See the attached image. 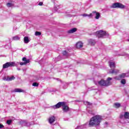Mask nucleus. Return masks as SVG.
Returning <instances> with one entry per match:
<instances>
[{
  "instance_id": "f257e3e1",
  "label": "nucleus",
  "mask_w": 129,
  "mask_h": 129,
  "mask_svg": "<svg viewBox=\"0 0 129 129\" xmlns=\"http://www.w3.org/2000/svg\"><path fill=\"white\" fill-rule=\"evenodd\" d=\"M102 120V116L101 115H95L91 118L89 122V125L90 127L96 126L99 125Z\"/></svg>"
},
{
  "instance_id": "f03ea898",
  "label": "nucleus",
  "mask_w": 129,
  "mask_h": 129,
  "mask_svg": "<svg viewBox=\"0 0 129 129\" xmlns=\"http://www.w3.org/2000/svg\"><path fill=\"white\" fill-rule=\"evenodd\" d=\"M61 106H62V111L64 112H68V111H69L70 108L68 105H66V102L64 101L58 102V103L55 104V105H53L52 108L56 109L57 108H60V107Z\"/></svg>"
},
{
  "instance_id": "7ed1b4c3",
  "label": "nucleus",
  "mask_w": 129,
  "mask_h": 129,
  "mask_svg": "<svg viewBox=\"0 0 129 129\" xmlns=\"http://www.w3.org/2000/svg\"><path fill=\"white\" fill-rule=\"evenodd\" d=\"M112 78H108L107 80H104V79H101L99 81H98V84L101 86H108L109 85H111L112 84L111 80Z\"/></svg>"
},
{
  "instance_id": "20e7f679",
  "label": "nucleus",
  "mask_w": 129,
  "mask_h": 129,
  "mask_svg": "<svg viewBox=\"0 0 129 129\" xmlns=\"http://www.w3.org/2000/svg\"><path fill=\"white\" fill-rule=\"evenodd\" d=\"M95 14L96 15V16H95L96 20H99V19L100 17V13H97V12H96V11L93 12L92 13V14H90V15H88V14H82V15H81V16L84 17H88L89 18H92L93 14Z\"/></svg>"
},
{
  "instance_id": "39448f33",
  "label": "nucleus",
  "mask_w": 129,
  "mask_h": 129,
  "mask_svg": "<svg viewBox=\"0 0 129 129\" xmlns=\"http://www.w3.org/2000/svg\"><path fill=\"white\" fill-rule=\"evenodd\" d=\"M96 35L98 38L103 37V36H108L109 33H107L106 31L104 30H99V31L96 32Z\"/></svg>"
},
{
  "instance_id": "423d86ee",
  "label": "nucleus",
  "mask_w": 129,
  "mask_h": 129,
  "mask_svg": "<svg viewBox=\"0 0 129 129\" xmlns=\"http://www.w3.org/2000/svg\"><path fill=\"white\" fill-rule=\"evenodd\" d=\"M18 64L15 63V62L13 61H10L9 62H6L3 64V69H8V68L12 67H17Z\"/></svg>"
},
{
  "instance_id": "0eeeda50",
  "label": "nucleus",
  "mask_w": 129,
  "mask_h": 129,
  "mask_svg": "<svg viewBox=\"0 0 129 129\" xmlns=\"http://www.w3.org/2000/svg\"><path fill=\"white\" fill-rule=\"evenodd\" d=\"M111 8L112 9H124L125 8V6L122 5V4H120V3H115L112 5Z\"/></svg>"
},
{
  "instance_id": "6e6552de",
  "label": "nucleus",
  "mask_w": 129,
  "mask_h": 129,
  "mask_svg": "<svg viewBox=\"0 0 129 129\" xmlns=\"http://www.w3.org/2000/svg\"><path fill=\"white\" fill-rule=\"evenodd\" d=\"M22 60L23 62H17V63H18V64H20V66H25L26 64H27V63H29L30 62V59H27L26 57H23Z\"/></svg>"
},
{
  "instance_id": "1a4fd4ad",
  "label": "nucleus",
  "mask_w": 129,
  "mask_h": 129,
  "mask_svg": "<svg viewBox=\"0 0 129 129\" xmlns=\"http://www.w3.org/2000/svg\"><path fill=\"white\" fill-rule=\"evenodd\" d=\"M126 74H121L119 75V76H117V77H114V79H116V80H120V79H123L124 77H125Z\"/></svg>"
},
{
  "instance_id": "9d476101",
  "label": "nucleus",
  "mask_w": 129,
  "mask_h": 129,
  "mask_svg": "<svg viewBox=\"0 0 129 129\" xmlns=\"http://www.w3.org/2000/svg\"><path fill=\"white\" fill-rule=\"evenodd\" d=\"M123 117H124V118H129V112H125L123 115L122 114L120 115V118H123Z\"/></svg>"
},
{
  "instance_id": "9b49d317",
  "label": "nucleus",
  "mask_w": 129,
  "mask_h": 129,
  "mask_svg": "<svg viewBox=\"0 0 129 129\" xmlns=\"http://www.w3.org/2000/svg\"><path fill=\"white\" fill-rule=\"evenodd\" d=\"M55 120V116H50L49 118V119H48V121L49 122V123H50V124H52V123H53V122H54Z\"/></svg>"
},
{
  "instance_id": "f8f14e48",
  "label": "nucleus",
  "mask_w": 129,
  "mask_h": 129,
  "mask_svg": "<svg viewBox=\"0 0 129 129\" xmlns=\"http://www.w3.org/2000/svg\"><path fill=\"white\" fill-rule=\"evenodd\" d=\"M14 79H15V78L14 77V76H12L11 78H9V77H4L3 78L4 80H7V81H10L11 80H13Z\"/></svg>"
},
{
  "instance_id": "ddd939ff",
  "label": "nucleus",
  "mask_w": 129,
  "mask_h": 129,
  "mask_svg": "<svg viewBox=\"0 0 129 129\" xmlns=\"http://www.w3.org/2000/svg\"><path fill=\"white\" fill-rule=\"evenodd\" d=\"M76 46L77 48H81L83 46V43L82 41H79L76 43Z\"/></svg>"
},
{
  "instance_id": "4468645a",
  "label": "nucleus",
  "mask_w": 129,
  "mask_h": 129,
  "mask_svg": "<svg viewBox=\"0 0 129 129\" xmlns=\"http://www.w3.org/2000/svg\"><path fill=\"white\" fill-rule=\"evenodd\" d=\"M76 31H77V28H76V27H74L73 28H71V29L68 30V33H73Z\"/></svg>"
},
{
  "instance_id": "2eb2a0df",
  "label": "nucleus",
  "mask_w": 129,
  "mask_h": 129,
  "mask_svg": "<svg viewBox=\"0 0 129 129\" xmlns=\"http://www.w3.org/2000/svg\"><path fill=\"white\" fill-rule=\"evenodd\" d=\"M119 71V70H110L109 71V74H118Z\"/></svg>"
},
{
  "instance_id": "dca6fc26",
  "label": "nucleus",
  "mask_w": 129,
  "mask_h": 129,
  "mask_svg": "<svg viewBox=\"0 0 129 129\" xmlns=\"http://www.w3.org/2000/svg\"><path fill=\"white\" fill-rule=\"evenodd\" d=\"M96 41L95 40V39H89V43L91 44V45H94L95 44Z\"/></svg>"
},
{
  "instance_id": "f3484780",
  "label": "nucleus",
  "mask_w": 129,
  "mask_h": 129,
  "mask_svg": "<svg viewBox=\"0 0 129 129\" xmlns=\"http://www.w3.org/2000/svg\"><path fill=\"white\" fill-rule=\"evenodd\" d=\"M109 63L111 70H113L112 69L116 68L115 63L114 62H110Z\"/></svg>"
},
{
  "instance_id": "a211bd4d",
  "label": "nucleus",
  "mask_w": 129,
  "mask_h": 129,
  "mask_svg": "<svg viewBox=\"0 0 129 129\" xmlns=\"http://www.w3.org/2000/svg\"><path fill=\"white\" fill-rule=\"evenodd\" d=\"M14 91L15 92H23L24 90L21 88H15Z\"/></svg>"
},
{
  "instance_id": "6ab92c4d",
  "label": "nucleus",
  "mask_w": 129,
  "mask_h": 129,
  "mask_svg": "<svg viewBox=\"0 0 129 129\" xmlns=\"http://www.w3.org/2000/svg\"><path fill=\"white\" fill-rule=\"evenodd\" d=\"M62 55L66 56V57H68L69 55V52H67L66 50H63V51H62Z\"/></svg>"
},
{
  "instance_id": "aec40b11",
  "label": "nucleus",
  "mask_w": 129,
  "mask_h": 129,
  "mask_svg": "<svg viewBox=\"0 0 129 129\" xmlns=\"http://www.w3.org/2000/svg\"><path fill=\"white\" fill-rule=\"evenodd\" d=\"M24 42L25 43H28V42H29L30 40L29 39V37H28L27 36H25L24 38Z\"/></svg>"
},
{
  "instance_id": "412c9836",
  "label": "nucleus",
  "mask_w": 129,
  "mask_h": 129,
  "mask_svg": "<svg viewBox=\"0 0 129 129\" xmlns=\"http://www.w3.org/2000/svg\"><path fill=\"white\" fill-rule=\"evenodd\" d=\"M13 39L14 40H19L20 39V37L18 35H16L15 36H13Z\"/></svg>"
},
{
  "instance_id": "4be33fe9",
  "label": "nucleus",
  "mask_w": 129,
  "mask_h": 129,
  "mask_svg": "<svg viewBox=\"0 0 129 129\" xmlns=\"http://www.w3.org/2000/svg\"><path fill=\"white\" fill-rule=\"evenodd\" d=\"M114 107H116V108H118L120 107V103H116L114 104Z\"/></svg>"
},
{
  "instance_id": "5701e85b",
  "label": "nucleus",
  "mask_w": 129,
  "mask_h": 129,
  "mask_svg": "<svg viewBox=\"0 0 129 129\" xmlns=\"http://www.w3.org/2000/svg\"><path fill=\"white\" fill-rule=\"evenodd\" d=\"M86 124H84V125H81L80 126H77L76 129H83L84 127H86Z\"/></svg>"
},
{
  "instance_id": "b1692460",
  "label": "nucleus",
  "mask_w": 129,
  "mask_h": 129,
  "mask_svg": "<svg viewBox=\"0 0 129 129\" xmlns=\"http://www.w3.org/2000/svg\"><path fill=\"white\" fill-rule=\"evenodd\" d=\"M14 4H13V3H8L7 6V7H8L9 8H10L11 7H13L14 6Z\"/></svg>"
},
{
  "instance_id": "393cba45",
  "label": "nucleus",
  "mask_w": 129,
  "mask_h": 129,
  "mask_svg": "<svg viewBox=\"0 0 129 129\" xmlns=\"http://www.w3.org/2000/svg\"><path fill=\"white\" fill-rule=\"evenodd\" d=\"M121 83L122 84H125L126 83V80L124 79V78L121 80Z\"/></svg>"
},
{
  "instance_id": "a878e982",
  "label": "nucleus",
  "mask_w": 129,
  "mask_h": 129,
  "mask_svg": "<svg viewBox=\"0 0 129 129\" xmlns=\"http://www.w3.org/2000/svg\"><path fill=\"white\" fill-rule=\"evenodd\" d=\"M12 122V120L11 119H9V120H7V124H9V125L11 124Z\"/></svg>"
},
{
  "instance_id": "bb28decb",
  "label": "nucleus",
  "mask_w": 129,
  "mask_h": 129,
  "mask_svg": "<svg viewBox=\"0 0 129 129\" xmlns=\"http://www.w3.org/2000/svg\"><path fill=\"white\" fill-rule=\"evenodd\" d=\"M41 32L40 31H36L35 35H41Z\"/></svg>"
},
{
  "instance_id": "cd10ccee",
  "label": "nucleus",
  "mask_w": 129,
  "mask_h": 129,
  "mask_svg": "<svg viewBox=\"0 0 129 129\" xmlns=\"http://www.w3.org/2000/svg\"><path fill=\"white\" fill-rule=\"evenodd\" d=\"M38 83L37 82H33V86H38Z\"/></svg>"
},
{
  "instance_id": "c85d7f7f",
  "label": "nucleus",
  "mask_w": 129,
  "mask_h": 129,
  "mask_svg": "<svg viewBox=\"0 0 129 129\" xmlns=\"http://www.w3.org/2000/svg\"><path fill=\"white\" fill-rule=\"evenodd\" d=\"M23 124H24V125H28L27 121H23Z\"/></svg>"
},
{
  "instance_id": "c756f323",
  "label": "nucleus",
  "mask_w": 129,
  "mask_h": 129,
  "mask_svg": "<svg viewBox=\"0 0 129 129\" xmlns=\"http://www.w3.org/2000/svg\"><path fill=\"white\" fill-rule=\"evenodd\" d=\"M88 112L90 113V114H93V111L92 110H89Z\"/></svg>"
},
{
  "instance_id": "7c9ffc66",
  "label": "nucleus",
  "mask_w": 129,
  "mask_h": 129,
  "mask_svg": "<svg viewBox=\"0 0 129 129\" xmlns=\"http://www.w3.org/2000/svg\"><path fill=\"white\" fill-rule=\"evenodd\" d=\"M4 127V125L0 123V128H3Z\"/></svg>"
},
{
  "instance_id": "2f4dec72",
  "label": "nucleus",
  "mask_w": 129,
  "mask_h": 129,
  "mask_svg": "<svg viewBox=\"0 0 129 129\" xmlns=\"http://www.w3.org/2000/svg\"><path fill=\"white\" fill-rule=\"evenodd\" d=\"M85 104H88V105H90L91 104L90 102H87L85 103Z\"/></svg>"
},
{
  "instance_id": "473e14b6",
  "label": "nucleus",
  "mask_w": 129,
  "mask_h": 129,
  "mask_svg": "<svg viewBox=\"0 0 129 129\" xmlns=\"http://www.w3.org/2000/svg\"><path fill=\"white\" fill-rule=\"evenodd\" d=\"M39 6H42L43 3L40 2V3H39Z\"/></svg>"
},
{
  "instance_id": "72a5a7b5",
  "label": "nucleus",
  "mask_w": 129,
  "mask_h": 129,
  "mask_svg": "<svg viewBox=\"0 0 129 129\" xmlns=\"http://www.w3.org/2000/svg\"><path fill=\"white\" fill-rule=\"evenodd\" d=\"M18 71H21V69H19V68H17Z\"/></svg>"
},
{
  "instance_id": "f704fd0d",
  "label": "nucleus",
  "mask_w": 129,
  "mask_h": 129,
  "mask_svg": "<svg viewBox=\"0 0 129 129\" xmlns=\"http://www.w3.org/2000/svg\"><path fill=\"white\" fill-rule=\"evenodd\" d=\"M60 57V56H58V57H57V58H59Z\"/></svg>"
},
{
  "instance_id": "c9c22d12",
  "label": "nucleus",
  "mask_w": 129,
  "mask_h": 129,
  "mask_svg": "<svg viewBox=\"0 0 129 129\" xmlns=\"http://www.w3.org/2000/svg\"><path fill=\"white\" fill-rule=\"evenodd\" d=\"M128 41H129V38H128Z\"/></svg>"
}]
</instances>
